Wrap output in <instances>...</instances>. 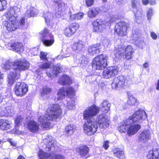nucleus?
Masks as SVG:
<instances>
[{"label":"nucleus","instance_id":"1","mask_svg":"<svg viewBox=\"0 0 159 159\" xmlns=\"http://www.w3.org/2000/svg\"><path fill=\"white\" fill-rule=\"evenodd\" d=\"M20 11V8L12 7L10 8L4 14V20L3 24L8 31H14L19 28L20 21L18 18V13Z\"/></svg>","mask_w":159,"mask_h":159},{"label":"nucleus","instance_id":"2","mask_svg":"<svg viewBox=\"0 0 159 159\" xmlns=\"http://www.w3.org/2000/svg\"><path fill=\"white\" fill-rule=\"evenodd\" d=\"M99 110H85L83 114L84 119L87 120L84 124V131L88 135L94 134L97 131L98 125L97 122L92 118L99 113Z\"/></svg>","mask_w":159,"mask_h":159},{"label":"nucleus","instance_id":"3","mask_svg":"<svg viewBox=\"0 0 159 159\" xmlns=\"http://www.w3.org/2000/svg\"><path fill=\"white\" fill-rule=\"evenodd\" d=\"M147 115L144 110H138L129 117V125L127 129V134L129 136L134 134L140 129V125L136 124V122H141L143 119H145Z\"/></svg>","mask_w":159,"mask_h":159},{"label":"nucleus","instance_id":"4","mask_svg":"<svg viewBox=\"0 0 159 159\" xmlns=\"http://www.w3.org/2000/svg\"><path fill=\"white\" fill-rule=\"evenodd\" d=\"M62 114L61 110H47V113L39 116L38 121L44 128H49L51 126V121L60 118Z\"/></svg>","mask_w":159,"mask_h":159},{"label":"nucleus","instance_id":"5","mask_svg":"<svg viewBox=\"0 0 159 159\" xmlns=\"http://www.w3.org/2000/svg\"><path fill=\"white\" fill-rule=\"evenodd\" d=\"M53 7V12H44L43 17L44 18L46 22L48 24L52 19L53 16V14L55 13L56 17L60 18L61 16V12L66 7V5L62 1H55Z\"/></svg>","mask_w":159,"mask_h":159},{"label":"nucleus","instance_id":"6","mask_svg":"<svg viewBox=\"0 0 159 159\" xmlns=\"http://www.w3.org/2000/svg\"><path fill=\"white\" fill-rule=\"evenodd\" d=\"M121 45H115L114 53L115 54V57H117L118 56L121 55L122 53L125 51V54L123 56V58L127 60L131 58L132 55L133 51L132 46L128 45L126 48Z\"/></svg>","mask_w":159,"mask_h":159},{"label":"nucleus","instance_id":"7","mask_svg":"<svg viewBox=\"0 0 159 159\" xmlns=\"http://www.w3.org/2000/svg\"><path fill=\"white\" fill-rule=\"evenodd\" d=\"M107 57L106 55L101 54L95 57L93 60V68L95 70H101L107 66Z\"/></svg>","mask_w":159,"mask_h":159},{"label":"nucleus","instance_id":"8","mask_svg":"<svg viewBox=\"0 0 159 159\" xmlns=\"http://www.w3.org/2000/svg\"><path fill=\"white\" fill-rule=\"evenodd\" d=\"M129 26V24L128 23L124 21L117 23L115 25V32L119 36H125L127 34V30Z\"/></svg>","mask_w":159,"mask_h":159},{"label":"nucleus","instance_id":"9","mask_svg":"<svg viewBox=\"0 0 159 159\" xmlns=\"http://www.w3.org/2000/svg\"><path fill=\"white\" fill-rule=\"evenodd\" d=\"M66 94L69 98H72L75 95V91L74 88L69 87L67 88L64 87L61 88L57 93L58 97L57 100L64 98Z\"/></svg>","mask_w":159,"mask_h":159},{"label":"nucleus","instance_id":"10","mask_svg":"<svg viewBox=\"0 0 159 159\" xmlns=\"http://www.w3.org/2000/svg\"><path fill=\"white\" fill-rule=\"evenodd\" d=\"M127 80L125 77L123 75H120L114 78L111 83V87L113 89L119 90L121 87L127 85Z\"/></svg>","mask_w":159,"mask_h":159},{"label":"nucleus","instance_id":"11","mask_svg":"<svg viewBox=\"0 0 159 159\" xmlns=\"http://www.w3.org/2000/svg\"><path fill=\"white\" fill-rule=\"evenodd\" d=\"M93 30V32L96 33L102 32L106 28L104 23L101 19H97L93 21L92 23Z\"/></svg>","mask_w":159,"mask_h":159},{"label":"nucleus","instance_id":"12","mask_svg":"<svg viewBox=\"0 0 159 159\" xmlns=\"http://www.w3.org/2000/svg\"><path fill=\"white\" fill-rule=\"evenodd\" d=\"M119 70V68L117 66L109 67L103 71L102 77L106 79L110 78L111 76L117 75L118 73Z\"/></svg>","mask_w":159,"mask_h":159},{"label":"nucleus","instance_id":"13","mask_svg":"<svg viewBox=\"0 0 159 159\" xmlns=\"http://www.w3.org/2000/svg\"><path fill=\"white\" fill-rule=\"evenodd\" d=\"M79 27L76 23H71L64 30V34L67 37H71L76 32Z\"/></svg>","mask_w":159,"mask_h":159},{"label":"nucleus","instance_id":"14","mask_svg":"<svg viewBox=\"0 0 159 159\" xmlns=\"http://www.w3.org/2000/svg\"><path fill=\"white\" fill-rule=\"evenodd\" d=\"M137 2L136 0H131L132 7L133 9V11L135 16L134 21L135 22L139 24L142 21V14L141 12L138 10L137 7Z\"/></svg>","mask_w":159,"mask_h":159},{"label":"nucleus","instance_id":"15","mask_svg":"<svg viewBox=\"0 0 159 159\" xmlns=\"http://www.w3.org/2000/svg\"><path fill=\"white\" fill-rule=\"evenodd\" d=\"M99 125V127L101 129H106L109 125V120L107 118L106 115L102 114L98 116L96 119Z\"/></svg>","mask_w":159,"mask_h":159},{"label":"nucleus","instance_id":"16","mask_svg":"<svg viewBox=\"0 0 159 159\" xmlns=\"http://www.w3.org/2000/svg\"><path fill=\"white\" fill-rule=\"evenodd\" d=\"M102 46L100 43H97L90 46L88 48V52L91 55H94L98 54L101 51Z\"/></svg>","mask_w":159,"mask_h":159},{"label":"nucleus","instance_id":"17","mask_svg":"<svg viewBox=\"0 0 159 159\" xmlns=\"http://www.w3.org/2000/svg\"><path fill=\"white\" fill-rule=\"evenodd\" d=\"M76 151L83 158H87L89 157V148L86 145H84L80 147L76 148Z\"/></svg>","mask_w":159,"mask_h":159},{"label":"nucleus","instance_id":"18","mask_svg":"<svg viewBox=\"0 0 159 159\" xmlns=\"http://www.w3.org/2000/svg\"><path fill=\"white\" fill-rule=\"evenodd\" d=\"M148 159H159V149L153 148L148 151L147 155Z\"/></svg>","mask_w":159,"mask_h":159},{"label":"nucleus","instance_id":"19","mask_svg":"<svg viewBox=\"0 0 159 159\" xmlns=\"http://www.w3.org/2000/svg\"><path fill=\"white\" fill-rule=\"evenodd\" d=\"M61 68L60 64L59 63L53 66L52 71H51L49 73H46L47 75L49 77H50L51 79L53 77L57 76L58 73L61 72Z\"/></svg>","mask_w":159,"mask_h":159},{"label":"nucleus","instance_id":"20","mask_svg":"<svg viewBox=\"0 0 159 159\" xmlns=\"http://www.w3.org/2000/svg\"><path fill=\"white\" fill-rule=\"evenodd\" d=\"M150 131L149 130H144L141 133L139 136V141L145 142L151 138Z\"/></svg>","mask_w":159,"mask_h":159},{"label":"nucleus","instance_id":"21","mask_svg":"<svg viewBox=\"0 0 159 159\" xmlns=\"http://www.w3.org/2000/svg\"><path fill=\"white\" fill-rule=\"evenodd\" d=\"M38 13V10L34 7L29 5L27 6V11L25 13L26 16L28 18L34 17L36 16Z\"/></svg>","mask_w":159,"mask_h":159},{"label":"nucleus","instance_id":"22","mask_svg":"<svg viewBox=\"0 0 159 159\" xmlns=\"http://www.w3.org/2000/svg\"><path fill=\"white\" fill-rule=\"evenodd\" d=\"M130 123L129 117L124 121L120 122L118 127L119 131L121 133L127 132L128 125Z\"/></svg>","mask_w":159,"mask_h":159},{"label":"nucleus","instance_id":"23","mask_svg":"<svg viewBox=\"0 0 159 159\" xmlns=\"http://www.w3.org/2000/svg\"><path fill=\"white\" fill-rule=\"evenodd\" d=\"M85 44V42L83 39L79 40L74 43L72 46V48L74 51H80L84 48Z\"/></svg>","mask_w":159,"mask_h":159},{"label":"nucleus","instance_id":"24","mask_svg":"<svg viewBox=\"0 0 159 159\" xmlns=\"http://www.w3.org/2000/svg\"><path fill=\"white\" fill-rule=\"evenodd\" d=\"M27 127L29 130L33 133H35L39 129V126L37 122L34 120L30 121L28 123Z\"/></svg>","mask_w":159,"mask_h":159},{"label":"nucleus","instance_id":"25","mask_svg":"<svg viewBox=\"0 0 159 159\" xmlns=\"http://www.w3.org/2000/svg\"><path fill=\"white\" fill-rule=\"evenodd\" d=\"M11 128V123L7 120H0V129L2 130H7Z\"/></svg>","mask_w":159,"mask_h":159},{"label":"nucleus","instance_id":"26","mask_svg":"<svg viewBox=\"0 0 159 159\" xmlns=\"http://www.w3.org/2000/svg\"><path fill=\"white\" fill-rule=\"evenodd\" d=\"M20 75L18 73H14V72H10L8 75L7 81L8 84L12 85L16 80L18 79V76Z\"/></svg>","mask_w":159,"mask_h":159},{"label":"nucleus","instance_id":"27","mask_svg":"<svg viewBox=\"0 0 159 159\" xmlns=\"http://www.w3.org/2000/svg\"><path fill=\"white\" fill-rule=\"evenodd\" d=\"M114 155L120 159H125V155L123 150L119 148H115L113 150Z\"/></svg>","mask_w":159,"mask_h":159},{"label":"nucleus","instance_id":"28","mask_svg":"<svg viewBox=\"0 0 159 159\" xmlns=\"http://www.w3.org/2000/svg\"><path fill=\"white\" fill-rule=\"evenodd\" d=\"M15 128L12 130V132L15 134H20V115H17L16 118L15 119Z\"/></svg>","mask_w":159,"mask_h":159},{"label":"nucleus","instance_id":"29","mask_svg":"<svg viewBox=\"0 0 159 159\" xmlns=\"http://www.w3.org/2000/svg\"><path fill=\"white\" fill-rule=\"evenodd\" d=\"M59 82L63 85L70 84L72 83L70 78L66 74H64L62 77L59 78Z\"/></svg>","mask_w":159,"mask_h":159},{"label":"nucleus","instance_id":"30","mask_svg":"<svg viewBox=\"0 0 159 159\" xmlns=\"http://www.w3.org/2000/svg\"><path fill=\"white\" fill-rule=\"evenodd\" d=\"M75 126L73 124H70L66 126L65 127V133L66 136H70L75 131Z\"/></svg>","mask_w":159,"mask_h":159},{"label":"nucleus","instance_id":"31","mask_svg":"<svg viewBox=\"0 0 159 159\" xmlns=\"http://www.w3.org/2000/svg\"><path fill=\"white\" fill-rule=\"evenodd\" d=\"M42 42L43 44L46 46H49L52 45L54 42L53 35L50 34L49 36V37L43 39Z\"/></svg>","mask_w":159,"mask_h":159},{"label":"nucleus","instance_id":"32","mask_svg":"<svg viewBox=\"0 0 159 159\" xmlns=\"http://www.w3.org/2000/svg\"><path fill=\"white\" fill-rule=\"evenodd\" d=\"M56 142L52 140L49 141L46 145V150L48 151H51L52 152L57 150V149H56V147L55 146Z\"/></svg>","mask_w":159,"mask_h":159},{"label":"nucleus","instance_id":"33","mask_svg":"<svg viewBox=\"0 0 159 159\" xmlns=\"http://www.w3.org/2000/svg\"><path fill=\"white\" fill-rule=\"evenodd\" d=\"M100 11L98 8H90L88 12V16L90 18H93L99 14Z\"/></svg>","mask_w":159,"mask_h":159},{"label":"nucleus","instance_id":"34","mask_svg":"<svg viewBox=\"0 0 159 159\" xmlns=\"http://www.w3.org/2000/svg\"><path fill=\"white\" fill-rule=\"evenodd\" d=\"M12 69L14 70L15 73L19 74L20 72V60H16L12 62Z\"/></svg>","mask_w":159,"mask_h":159},{"label":"nucleus","instance_id":"35","mask_svg":"<svg viewBox=\"0 0 159 159\" xmlns=\"http://www.w3.org/2000/svg\"><path fill=\"white\" fill-rule=\"evenodd\" d=\"M127 103L130 106H137L139 104V101L131 94H128V100Z\"/></svg>","mask_w":159,"mask_h":159},{"label":"nucleus","instance_id":"36","mask_svg":"<svg viewBox=\"0 0 159 159\" xmlns=\"http://www.w3.org/2000/svg\"><path fill=\"white\" fill-rule=\"evenodd\" d=\"M51 62L49 61L42 62L39 66V68L38 70L39 71H40L41 69H46L49 68L51 66Z\"/></svg>","mask_w":159,"mask_h":159},{"label":"nucleus","instance_id":"37","mask_svg":"<svg viewBox=\"0 0 159 159\" xmlns=\"http://www.w3.org/2000/svg\"><path fill=\"white\" fill-rule=\"evenodd\" d=\"M38 156L40 159H46L47 158L50 159V157L51 156V155L40 150L38 153Z\"/></svg>","mask_w":159,"mask_h":159},{"label":"nucleus","instance_id":"38","mask_svg":"<svg viewBox=\"0 0 159 159\" xmlns=\"http://www.w3.org/2000/svg\"><path fill=\"white\" fill-rule=\"evenodd\" d=\"M30 64L26 60H20V71L28 70L29 68Z\"/></svg>","mask_w":159,"mask_h":159},{"label":"nucleus","instance_id":"39","mask_svg":"<svg viewBox=\"0 0 159 159\" xmlns=\"http://www.w3.org/2000/svg\"><path fill=\"white\" fill-rule=\"evenodd\" d=\"M20 87H21L22 93L20 94V96L24 95L28 92V86L24 82H20Z\"/></svg>","mask_w":159,"mask_h":159},{"label":"nucleus","instance_id":"40","mask_svg":"<svg viewBox=\"0 0 159 159\" xmlns=\"http://www.w3.org/2000/svg\"><path fill=\"white\" fill-rule=\"evenodd\" d=\"M10 45L11 47L10 49L15 52H20V43H19L17 42Z\"/></svg>","mask_w":159,"mask_h":159},{"label":"nucleus","instance_id":"41","mask_svg":"<svg viewBox=\"0 0 159 159\" xmlns=\"http://www.w3.org/2000/svg\"><path fill=\"white\" fill-rule=\"evenodd\" d=\"M111 104L107 100H103L100 105V107L104 109H110Z\"/></svg>","mask_w":159,"mask_h":159},{"label":"nucleus","instance_id":"42","mask_svg":"<svg viewBox=\"0 0 159 159\" xmlns=\"http://www.w3.org/2000/svg\"><path fill=\"white\" fill-rule=\"evenodd\" d=\"M84 14L82 12H80L76 14L71 15L70 19L71 20H80L83 17Z\"/></svg>","mask_w":159,"mask_h":159},{"label":"nucleus","instance_id":"43","mask_svg":"<svg viewBox=\"0 0 159 159\" xmlns=\"http://www.w3.org/2000/svg\"><path fill=\"white\" fill-rule=\"evenodd\" d=\"M13 113L11 110H1V115L2 116L11 117L13 116Z\"/></svg>","mask_w":159,"mask_h":159},{"label":"nucleus","instance_id":"44","mask_svg":"<svg viewBox=\"0 0 159 159\" xmlns=\"http://www.w3.org/2000/svg\"><path fill=\"white\" fill-rule=\"evenodd\" d=\"M40 34L42 35L43 39L49 37L50 34H52L51 33H49L48 30L47 28L44 29L40 33Z\"/></svg>","mask_w":159,"mask_h":159},{"label":"nucleus","instance_id":"45","mask_svg":"<svg viewBox=\"0 0 159 159\" xmlns=\"http://www.w3.org/2000/svg\"><path fill=\"white\" fill-rule=\"evenodd\" d=\"M88 63L87 59L84 56H82L79 59V63L82 66H86L88 64Z\"/></svg>","mask_w":159,"mask_h":159},{"label":"nucleus","instance_id":"46","mask_svg":"<svg viewBox=\"0 0 159 159\" xmlns=\"http://www.w3.org/2000/svg\"><path fill=\"white\" fill-rule=\"evenodd\" d=\"M153 15V11L152 8H150L148 9L147 12V16L148 20H149L151 19L152 16Z\"/></svg>","mask_w":159,"mask_h":159},{"label":"nucleus","instance_id":"47","mask_svg":"<svg viewBox=\"0 0 159 159\" xmlns=\"http://www.w3.org/2000/svg\"><path fill=\"white\" fill-rule=\"evenodd\" d=\"M27 27V25L25 23V17H22L20 18V28L26 29Z\"/></svg>","mask_w":159,"mask_h":159},{"label":"nucleus","instance_id":"48","mask_svg":"<svg viewBox=\"0 0 159 159\" xmlns=\"http://www.w3.org/2000/svg\"><path fill=\"white\" fill-rule=\"evenodd\" d=\"M2 67L4 69H10V68H12V62L9 61L6 62L3 65Z\"/></svg>","mask_w":159,"mask_h":159},{"label":"nucleus","instance_id":"49","mask_svg":"<svg viewBox=\"0 0 159 159\" xmlns=\"http://www.w3.org/2000/svg\"><path fill=\"white\" fill-rule=\"evenodd\" d=\"M50 159H65V158L63 156L61 155H56L53 153L51 154V156L50 157Z\"/></svg>","mask_w":159,"mask_h":159},{"label":"nucleus","instance_id":"50","mask_svg":"<svg viewBox=\"0 0 159 159\" xmlns=\"http://www.w3.org/2000/svg\"><path fill=\"white\" fill-rule=\"evenodd\" d=\"M20 87V83L17 82L16 83V85L14 89V91L15 94L17 96H19L20 95V91L19 89Z\"/></svg>","mask_w":159,"mask_h":159},{"label":"nucleus","instance_id":"51","mask_svg":"<svg viewBox=\"0 0 159 159\" xmlns=\"http://www.w3.org/2000/svg\"><path fill=\"white\" fill-rule=\"evenodd\" d=\"M7 4L5 0H0V11L5 8Z\"/></svg>","mask_w":159,"mask_h":159},{"label":"nucleus","instance_id":"52","mask_svg":"<svg viewBox=\"0 0 159 159\" xmlns=\"http://www.w3.org/2000/svg\"><path fill=\"white\" fill-rule=\"evenodd\" d=\"M48 109H61L59 105L58 104H52L49 105Z\"/></svg>","mask_w":159,"mask_h":159},{"label":"nucleus","instance_id":"53","mask_svg":"<svg viewBox=\"0 0 159 159\" xmlns=\"http://www.w3.org/2000/svg\"><path fill=\"white\" fill-rule=\"evenodd\" d=\"M51 89L47 87H43L41 93L43 95H45L50 92Z\"/></svg>","mask_w":159,"mask_h":159},{"label":"nucleus","instance_id":"54","mask_svg":"<svg viewBox=\"0 0 159 159\" xmlns=\"http://www.w3.org/2000/svg\"><path fill=\"white\" fill-rule=\"evenodd\" d=\"M47 54L46 52H41L40 54V57L41 59L43 60H47L48 59L47 57Z\"/></svg>","mask_w":159,"mask_h":159},{"label":"nucleus","instance_id":"55","mask_svg":"<svg viewBox=\"0 0 159 159\" xmlns=\"http://www.w3.org/2000/svg\"><path fill=\"white\" fill-rule=\"evenodd\" d=\"M110 16V19L109 21L110 23L116 21V20L118 19L117 16L116 15L114 16L113 15H112Z\"/></svg>","mask_w":159,"mask_h":159},{"label":"nucleus","instance_id":"56","mask_svg":"<svg viewBox=\"0 0 159 159\" xmlns=\"http://www.w3.org/2000/svg\"><path fill=\"white\" fill-rule=\"evenodd\" d=\"M109 141L108 140H106L104 142L102 145L103 147L105 150H107L109 147Z\"/></svg>","mask_w":159,"mask_h":159},{"label":"nucleus","instance_id":"57","mask_svg":"<svg viewBox=\"0 0 159 159\" xmlns=\"http://www.w3.org/2000/svg\"><path fill=\"white\" fill-rule=\"evenodd\" d=\"M94 3V0H86V4L88 7L91 6Z\"/></svg>","mask_w":159,"mask_h":159},{"label":"nucleus","instance_id":"58","mask_svg":"<svg viewBox=\"0 0 159 159\" xmlns=\"http://www.w3.org/2000/svg\"><path fill=\"white\" fill-rule=\"evenodd\" d=\"M109 43V41L107 39H104L102 41V43L104 46H107Z\"/></svg>","mask_w":159,"mask_h":159},{"label":"nucleus","instance_id":"59","mask_svg":"<svg viewBox=\"0 0 159 159\" xmlns=\"http://www.w3.org/2000/svg\"><path fill=\"white\" fill-rule=\"evenodd\" d=\"M150 36L153 40H156L157 38V35L153 32H151Z\"/></svg>","mask_w":159,"mask_h":159},{"label":"nucleus","instance_id":"60","mask_svg":"<svg viewBox=\"0 0 159 159\" xmlns=\"http://www.w3.org/2000/svg\"><path fill=\"white\" fill-rule=\"evenodd\" d=\"M88 109H99V107L95 104H93L91 106L89 107Z\"/></svg>","mask_w":159,"mask_h":159},{"label":"nucleus","instance_id":"61","mask_svg":"<svg viewBox=\"0 0 159 159\" xmlns=\"http://www.w3.org/2000/svg\"><path fill=\"white\" fill-rule=\"evenodd\" d=\"M69 57V56H67V55H58L57 57V58L58 59L61 60L62 59L64 58L67 57Z\"/></svg>","mask_w":159,"mask_h":159},{"label":"nucleus","instance_id":"62","mask_svg":"<svg viewBox=\"0 0 159 159\" xmlns=\"http://www.w3.org/2000/svg\"><path fill=\"white\" fill-rule=\"evenodd\" d=\"M149 3L152 6L155 5L156 4V1L154 0H150L149 1Z\"/></svg>","mask_w":159,"mask_h":159},{"label":"nucleus","instance_id":"63","mask_svg":"<svg viewBox=\"0 0 159 159\" xmlns=\"http://www.w3.org/2000/svg\"><path fill=\"white\" fill-rule=\"evenodd\" d=\"M142 3L143 5H147L149 2L148 0H142Z\"/></svg>","mask_w":159,"mask_h":159},{"label":"nucleus","instance_id":"64","mask_svg":"<svg viewBox=\"0 0 159 159\" xmlns=\"http://www.w3.org/2000/svg\"><path fill=\"white\" fill-rule=\"evenodd\" d=\"M8 141H9L11 143V144L13 146H16V143L12 141L11 139H8Z\"/></svg>","mask_w":159,"mask_h":159}]
</instances>
